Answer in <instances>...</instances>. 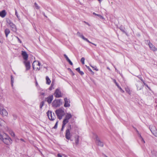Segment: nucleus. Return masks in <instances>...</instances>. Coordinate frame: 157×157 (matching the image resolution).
Masks as SVG:
<instances>
[{
  "instance_id": "f257e3e1",
  "label": "nucleus",
  "mask_w": 157,
  "mask_h": 157,
  "mask_svg": "<svg viewBox=\"0 0 157 157\" xmlns=\"http://www.w3.org/2000/svg\"><path fill=\"white\" fill-rule=\"evenodd\" d=\"M3 141L7 145H10L12 143V140L10 137L6 133H2L0 134V142Z\"/></svg>"
},
{
  "instance_id": "f03ea898",
  "label": "nucleus",
  "mask_w": 157,
  "mask_h": 157,
  "mask_svg": "<svg viewBox=\"0 0 157 157\" xmlns=\"http://www.w3.org/2000/svg\"><path fill=\"white\" fill-rule=\"evenodd\" d=\"M55 113L57 115L58 118L61 120L63 116L65 115V112L64 110L61 109H59L56 110Z\"/></svg>"
},
{
  "instance_id": "7ed1b4c3",
  "label": "nucleus",
  "mask_w": 157,
  "mask_h": 157,
  "mask_svg": "<svg viewBox=\"0 0 157 157\" xmlns=\"http://www.w3.org/2000/svg\"><path fill=\"white\" fill-rule=\"evenodd\" d=\"M41 64L38 61H35L33 63L32 66L33 69L36 71H39L41 68Z\"/></svg>"
},
{
  "instance_id": "20e7f679",
  "label": "nucleus",
  "mask_w": 157,
  "mask_h": 157,
  "mask_svg": "<svg viewBox=\"0 0 157 157\" xmlns=\"http://www.w3.org/2000/svg\"><path fill=\"white\" fill-rule=\"evenodd\" d=\"M6 22L8 26L9 25L11 28V29L13 32H16L17 31V29L16 25L10 21L9 19L6 20Z\"/></svg>"
},
{
  "instance_id": "39448f33",
  "label": "nucleus",
  "mask_w": 157,
  "mask_h": 157,
  "mask_svg": "<svg viewBox=\"0 0 157 157\" xmlns=\"http://www.w3.org/2000/svg\"><path fill=\"white\" fill-rule=\"evenodd\" d=\"M0 114L3 116H7L8 113L6 110L4 109L3 106L0 104Z\"/></svg>"
},
{
  "instance_id": "423d86ee",
  "label": "nucleus",
  "mask_w": 157,
  "mask_h": 157,
  "mask_svg": "<svg viewBox=\"0 0 157 157\" xmlns=\"http://www.w3.org/2000/svg\"><path fill=\"white\" fill-rule=\"evenodd\" d=\"M72 117V115L71 113H67L65 116V119L63 121V124L65 125L69 122V120Z\"/></svg>"
},
{
  "instance_id": "0eeeda50",
  "label": "nucleus",
  "mask_w": 157,
  "mask_h": 157,
  "mask_svg": "<svg viewBox=\"0 0 157 157\" xmlns=\"http://www.w3.org/2000/svg\"><path fill=\"white\" fill-rule=\"evenodd\" d=\"M94 137L96 139V144L98 146L101 147H103V143L101 142L99 140L98 136L96 134L94 135Z\"/></svg>"
},
{
  "instance_id": "6e6552de",
  "label": "nucleus",
  "mask_w": 157,
  "mask_h": 157,
  "mask_svg": "<svg viewBox=\"0 0 157 157\" xmlns=\"http://www.w3.org/2000/svg\"><path fill=\"white\" fill-rule=\"evenodd\" d=\"M62 104L60 99L55 100L52 103L53 106L55 107L59 106Z\"/></svg>"
},
{
  "instance_id": "1a4fd4ad",
  "label": "nucleus",
  "mask_w": 157,
  "mask_h": 157,
  "mask_svg": "<svg viewBox=\"0 0 157 157\" xmlns=\"http://www.w3.org/2000/svg\"><path fill=\"white\" fill-rule=\"evenodd\" d=\"M71 129V125L70 126V128L67 129L66 131L65 137L67 140H69L71 137V135L70 133V131Z\"/></svg>"
},
{
  "instance_id": "9d476101",
  "label": "nucleus",
  "mask_w": 157,
  "mask_h": 157,
  "mask_svg": "<svg viewBox=\"0 0 157 157\" xmlns=\"http://www.w3.org/2000/svg\"><path fill=\"white\" fill-rule=\"evenodd\" d=\"M77 35L79 37L82 39L83 40H85L87 42H88V43H91L92 44H93L95 46H96L97 45L95 44H94L93 43H92L90 42L86 38L84 37V36L82 34L80 33L79 32H78L77 33Z\"/></svg>"
},
{
  "instance_id": "9b49d317",
  "label": "nucleus",
  "mask_w": 157,
  "mask_h": 157,
  "mask_svg": "<svg viewBox=\"0 0 157 157\" xmlns=\"http://www.w3.org/2000/svg\"><path fill=\"white\" fill-rule=\"evenodd\" d=\"M47 115L50 120H53L55 119V117L53 113H52L51 111H48L47 112Z\"/></svg>"
},
{
  "instance_id": "f8f14e48",
  "label": "nucleus",
  "mask_w": 157,
  "mask_h": 157,
  "mask_svg": "<svg viewBox=\"0 0 157 157\" xmlns=\"http://www.w3.org/2000/svg\"><path fill=\"white\" fill-rule=\"evenodd\" d=\"M23 63L25 64L26 68V70L28 71L29 70L31 67L30 63L29 61L28 60H25L23 61Z\"/></svg>"
},
{
  "instance_id": "ddd939ff",
  "label": "nucleus",
  "mask_w": 157,
  "mask_h": 157,
  "mask_svg": "<svg viewBox=\"0 0 157 157\" xmlns=\"http://www.w3.org/2000/svg\"><path fill=\"white\" fill-rule=\"evenodd\" d=\"M150 128L153 134L157 137V130L155 127L154 126L150 127Z\"/></svg>"
},
{
  "instance_id": "4468645a",
  "label": "nucleus",
  "mask_w": 157,
  "mask_h": 157,
  "mask_svg": "<svg viewBox=\"0 0 157 157\" xmlns=\"http://www.w3.org/2000/svg\"><path fill=\"white\" fill-rule=\"evenodd\" d=\"M54 95L56 98H60L62 97L61 92L59 89L56 90Z\"/></svg>"
},
{
  "instance_id": "2eb2a0df",
  "label": "nucleus",
  "mask_w": 157,
  "mask_h": 157,
  "mask_svg": "<svg viewBox=\"0 0 157 157\" xmlns=\"http://www.w3.org/2000/svg\"><path fill=\"white\" fill-rule=\"evenodd\" d=\"M21 55L23 58L24 61L27 60L28 56L26 52L22 51Z\"/></svg>"
},
{
  "instance_id": "dca6fc26",
  "label": "nucleus",
  "mask_w": 157,
  "mask_h": 157,
  "mask_svg": "<svg viewBox=\"0 0 157 157\" xmlns=\"http://www.w3.org/2000/svg\"><path fill=\"white\" fill-rule=\"evenodd\" d=\"M6 124L5 122L0 118V129H2L5 127Z\"/></svg>"
},
{
  "instance_id": "f3484780",
  "label": "nucleus",
  "mask_w": 157,
  "mask_h": 157,
  "mask_svg": "<svg viewBox=\"0 0 157 157\" xmlns=\"http://www.w3.org/2000/svg\"><path fill=\"white\" fill-rule=\"evenodd\" d=\"M151 157H157V151L153 149L151 150Z\"/></svg>"
},
{
  "instance_id": "a211bd4d",
  "label": "nucleus",
  "mask_w": 157,
  "mask_h": 157,
  "mask_svg": "<svg viewBox=\"0 0 157 157\" xmlns=\"http://www.w3.org/2000/svg\"><path fill=\"white\" fill-rule=\"evenodd\" d=\"M64 101H65L64 106L66 107L70 106V104L69 100L67 98H65L64 99Z\"/></svg>"
},
{
  "instance_id": "6ab92c4d",
  "label": "nucleus",
  "mask_w": 157,
  "mask_h": 157,
  "mask_svg": "<svg viewBox=\"0 0 157 157\" xmlns=\"http://www.w3.org/2000/svg\"><path fill=\"white\" fill-rule=\"evenodd\" d=\"M149 46L150 49L152 51L154 52L156 51L157 48L151 43L150 42L149 43Z\"/></svg>"
},
{
  "instance_id": "aec40b11",
  "label": "nucleus",
  "mask_w": 157,
  "mask_h": 157,
  "mask_svg": "<svg viewBox=\"0 0 157 157\" xmlns=\"http://www.w3.org/2000/svg\"><path fill=\"white\" fill-rule=\"evenodd\" d=\"M137 89L138 90H141L143 87L144 86L140 82H138L136 84Z\"/></svg>"
},
{
  "instance_id": "412c9836",
  "label": "nucleus",
  "mask_w": 157,
  "mask_h": 157,
  "mask_svg": "<svg viewBox=\"0 0 157 157\" xmlns=\"http://www.w3.org/2000/svg\"><path fill=\"white\" fill-rule=\"evenodd\" d=\"M53 99V95H51L49 96L47 98H46V100H47L48 102L50 104L51 103Z\"/></svg>"
},
{
  "instance_id": "4be33fe9",
  "label": "nucleus",
  "mask_w": 157,
  "mask_h": 157,
  "mask_svg": "<svg viewBox=\"0 0 157 157\" xmlns=\"http://www.w3.org/2000/svg\"><path fill=\"white\" fill-rule=\"evenodd\" d=\"M6 15V13L5 10H3L0 12V16L2 17H4Z\"/></svg>"
},
{
  "instance_id": "5701e85b",
  "label": "nucleus",
  "mask_w": 157,
  "mask_h": 157,
  "mask_svg": "<svg viewBox=\"0 0 157 157\" xmlns=\"http://www.w3.org/2000/svg\"><path fill=\"white\" fill-rule=\"evenodd\" d=\"M10 31L8 29H6L5 30V33L6 37H7L8 36L9 34L10 33Z\"/></svg>"
},
{
  "instance_id": "b1692460",
  "label": "nucleus",
  "mask_w": 157,
  "mask_h": 157,
  "mask_svg": "<svg viewBox=\"0 0 157 157\" xmlns=\"http://www.w3.org/2000/svg\"><path fill=\"white\" fill-rule=\"evenodd\" d=\"M75 143L76 144H78L79 141V136H75Z\"/></svg>"
},
{
  "instance_id": "393cba45",
  "label": "nucleus",
  "mask_w": 157,
  "mask_h": 157,
  "mask_svg": "<svg viewBox=\"0 0 157 157\" xmlns=\"http://www.w3.org/2000/svg\"><path fill=\"white\" fill-rule=\"evenodd\" d=\"M46 84L49 85L51 82V81L48 76L46 77Z\"/></svg>"
},
{
  "instance_id": "a878e982",
  "label": "nucleus",
  "mask_w": 157,
  "mask_h": 157,
  "mask_svg": "<svg viewBox=\"0 0 157 157\" xmlns=\"http://www.w3.org/2000/svg\"><path fill=\"white\" fill-rule=\"evenodd\" d=\"M125 90L126 92L128 93L129 94H130L131 92L129 88L128 87H125Z\"/></svg>"
},
{
  "instance_id": "bb28decb",
  "label": "nucleus",
  "mask_w": 157,
  "mask_h": 157,
  "mask_svg": "<svg viewBox=\"0 0 157 157\" xmlns=\"http://www.w3.org/2000/svg\"><path fill=\"white\" fill-rule=\"evenodd\" d=\"M93 14L95 15L96 16H97L98 17L100 18H101L103 19H104V17L100 14H96V13H94Z\"/></svg>"
},
{
  "instance_id": "cd10ccee",
  "label": "nucleus",
  "mask_w": 157,
  "mask_h": 157,
  "mask_svg": "<svg viewBox=\"0 0 157 157\" xmlns=\"http://www.w3.org/2000/svg\"><path fill=\"white\" fill-rule=\"evenodd\" d=\"M15 14L16 16L17 17L18 19H19L20 18V16H19L17 12V11L16 10H15Z\"/></svg>"
},
{
  "instance_id": "c85d7f7f",
  "label": "nucleus",
  "mask_w": 157,
  "mask_h": 157,
  "mask_svg": "<svg viewBox=\"0 0 157 157\" xmlns=\"http://www.w3.org/2000/svg\"><path fill=\"white\" fill-rule=\"evenodd\" d=\"M34 5L36 9L38 10L40 9V7L38 6L36 3L35 2L34 3Z\"/></svg>"
},
{
  "instance_id": "c756f323",
  "label": "nucleus",
  "mask_w": 157,
  "mask_h": 157,
  "mask_svg": "<svg viewBox=\"0 0 157 157\" xmlns=\"http://www.w3.org/2000/svg\"><path fill=\"white\" fill-rule=\"evenodd\" d=\"M85 59V58L84 57H82L81 59V61L83 64H84L85 63V62H84Z\"/></svg>"
},
{
  "instance_id": "7c9ffc66",
  "label": "nucleus",
  "mask_w": 157,
  "mask_h": 157,
  "mask_svg": "<svg viewBox=\"0 0 157 157\" xmlns=\"http://www.w3.org/2000/svg\"><path fill=\"white\" fill-rule=\"evenodd\" d=\"M11 85H12V86H13V82H14V78L12 77V76H11Z\"/></svg>"
},
{
  "instance_id": "2f4dec72",
  "label": "nucleus",
  "mask_w": 157,
  "mask_h": 157,
  "mask_svg": "<svg viewBox=\"0 0 157 157\" xmlns=\"http://www.w3.org/2000/svg\"><path fill=\"white\" fill-rule=\"evenodd\" d=\"M10 134L12 136H15V134L12 131L10 132Z\"/></svg>"
},
{
  "instance_id": "473e14b6",
  "label": "nucleus",
  "mask_w": 157,
  "mask_h": 157,
  "mask_svg": "<svg viewBox=\"0 0 157 157\" xmlns=\"http://www.w3.org/2000/svg\"><path fill=\"white\" fill-rule=\"evenodd\" d=\"M44 105V102L43 101H42L40 104V108H42V106Z\"/></svg>"
},
{
  "instance_id": "72a5a7b5",
  "label": "nucleus",
  "mask_w": 157,
  "mask_h": 157,
  "mask_svg": "<svg viewBox=\"0 0 157 157\" xmlns=\"http://www.w3.org/2000/svg\"><path fill=\"white\" fill-rule=\"evenodd\" d=\"M67 61L69 63V64L70 65H73L72 63L71 62V61L70 60V59L68 60Z\"/></svg>"
},
{
  "instance_id": "f704fd0d",
  "label": "nucleus",
  "mask_w": 157,
  "mask_h": 157,
  "mask_svg": "<svg viewBox=\"0 0 157 157\" xmlns=\"http://www.w3.org/2000/svg\"><path fill=\"white\" fill-rule=\"evenodd\" d=\"M57 123H58V122L57 121V122H56V124L54 126V127H53V128H55H55H57Z\"/></svg>"
},
{
  "instance_id": "c9c22d12",
  "label": "nucleus",
  "mask_w": 157,
  "mask_h": 157,
  "mask_svg": "<svg viewBox=\"0 0 157 157\" xmlns=\"http://www.w3.org/2000/svg\"><path fill=\"white\" fill-rule=\"evenodd\" d=\"M120 90V91L122 92V93H124V91L121 88V87H119V88Z\"/></svg>"
},
{
  "instance_id": "e433bc0d",
  "label": "nucleus",
  "mask_w": 157,
  "mask_h": 157,
  "mask_svg": "<svg viewBox=\"0 0 157 157\" xmlns=\"http://www.w3.org/2000/svg\"><path fill=\"white\" fill-rule=\"evenodd\" d=\"M136 131L138 133L139 137L140 138V139H141V138H142V137L141 136V135L139 133L138 131L137 130H136Z\"/></svg>"
},
{
  "instance_id": "4c0bfd02",
  "label": "nucleus",
  "mask_w": 157,
  "mask_h": 157,
  "mask_svg": "<svg viewBox=\"0 0 157 157\" xmlns=\"http://www.w3.org/2000/svg\"><path fill=\"white\" fill-rule=\"evenodd\" d=\"M86 66L90 71H92L91 70V69L89 67L87 66L86 65Z\"/></svg>"
},
{
  "instance_id": "58836bf2",
  "label": "nucleus",
  "mask_w": 157,
  "mask_h": 157,
  "mask_svg": "<svg viewBox=\"0 0 157 157\" xmlns=\"http://www.w3.org/2000/svg\"><path fill=\"white\" fill-rule=\"evenodd\" d=\"M57 157H62V155L58 153L57 155Z\"/></svg>"
},
{
  "instance_id": "ea45409f",
  "label": "nucleus",
  "mask_w": 157,
  "mask_h": 157,
  "mask_svg": "<svg viewBox=\"0 0 157 157\" xmlns=\"http://www.w3.org/2000/svg\"><path fill=\"white\" fill-rule=\"evenodd\" d=\"M65 125H64L63 124H63H62V128H61V130H63V129L64 128V126Z\"/></svg>"
},
{
  "instance_id": "a19ab883",
  "label": "nucleus",
  "mask_w": 157,
  "mask_h": 157,
  "mask_svg": "<svg viewBox=\"0 0 157 157\" xmlns=\"http://www.w3.org/2000/svg\"><path fill=\"white\" fill-rule=\"evenodd\" d=\"M79 74H81V75H82L84 74V73L82 71H81L79 72Z\"/></svg>"
},
{
  "instance_id": "79ce46f5",
  "label": "nucleus",
  "mask_w": 157,
  "mask_h": 157,
  "mask_svg": "<svg viewBox=\"0 0 157 157\" xmlns=\"http://www.w3.org/2000/svg\"><path fill=\"white\" fill-rule=\"evenodd\" d=\"M76 70L78 72H79L80 70V68L79 67H78V68H77L76 69Z\"/></svg>"
},
{
  "instance_id": "37998d69",
  "label": "nucleus",
  "mask_w": 157,
  "mask_h": 157,
  "mask_svg": "<svg viewBox=\"0 0 157 157\" xmlns=\"http://www.w3.org/2000/svg\"><path fill=\"white\" fill-rule=\"evenodd\" d=\"M114 82L115 83L116 86L117 85H118V84L116 82V80L115 79L113 80Z\"/></svg>"
},
{
  "instance_id": "c03bdc74",
  "label": "nucleus",
  "mask_w": 157,
  "mask_h": 157,
  "mask_svg": "<svg viewBox=\"0 0 157 157\" xmlns=\"http://www.w3.org/2000/svg\"><path fill=\"white\" fill-rule=\"evenodd\" d=\"M91 66L94 69V70H95L96 71H98V70L96 68H95V67H93Z\"/></svg>"
},
{
  "instance_id": "a18cd8bd",
  "label": "nucleus",
  "mask_w": 157,
  "mask_h": 157,
  "mask_svg": "<svg viewBox=\"0 0 157 157\" xmlns=\"http://www.w3.org/2000/svg\"><path fill=\"white\" fill-rule=\"evenodd\" d=\"M141 141L143 142L144 143H145V141H144V139L143 138H141L140 139Z\"/></svg>"
},
{
  "instance_id": "49530a36",
  "label": "nucleus",
  "mask_w": 157,
  "mask_h": 157,
  "mask_svg": "<svg viewBox=\"0 0 157 157\" xmlns=\"http://www.w3.org/2000/svg\"><path fill=\"white\" fill-rule=\"evenodd\" d=\"M84 22L85 23L86 25H87L89 26H90V25L89 23H87V22H86V21H84Z\"/></svg>"
},
{
  "instance_id": "de8ad7c7",
  "label": "nucleus",
  "mask_w": 157,
  "mask_h": 157,
  "mask_svg": "<svg viewBox=\"0 0 157 157\" xmlns=\"http://www.w3.org/2000/svg\"><path fill=\"white\" fill-rule=\"evenodd\" d=\"M17 39L18 41H19V42L20 43H21V41L20 40V39L19 38L17 37Z\"/></svg>"
},
{
  "instance_id": "09e8293b",
  "label": "nucleus",
  "mask_w": 157,
  "mask_h": 157,
  "mask_svg": "<svg viewBox=\"0 0 157 157\" xmlns=\"http://www.w3.org/2000/svg\"><path fill=\"white\" fill-rule=\"evenodd\" d=\"M139 78L141 80V81L142 82H143L144 83V80H143L142 78L141 77H139Z\"/></svg>"
},
{
  "instance_id": "8fccbe9b",
  "label": "nucleus",
  "mask_w": 157,
  "mask_h": 157,
  "mask_svg": "<svg viewBox=\"0 0 157 157\" xmlns=\"http://www.w3.org/2000/svg\"><path fill=\"white\" fill-rule=\"evenodd\" d=\"M64 56L66 59L68 57L67 56L66 54H64Z\"/></svg>"
},
{
  "instance_id": "3c124183",
  "label": "nucleus",
  "mask_w": 157,
  "mask_h": 157,
  "mask_svg": "<svg viewBox=\"0 0 157 157\" xmlns=\"http://www.w3.org/2000/svg\"><path fill=\"white\" fill-rule=\"evenodd\" d=\"M36 86H37L38 85V83L36 81Z\"/></svg>"
},
{
  "instance_id": "603ef678",
  "label": "nucleus",
  "mask_w": 157,
  "mask_h": 157,
  "mask_svg": "<svg viewBox=\"0 0 157 157\" xmlns=\"http://www.w3.org/2000/svg\"><path fill=\"white\" fill-rule=\"evenodd\" d=\"M52 87L50 86V87L49 88V90H52Z\"/></svg>"
},
{
  "instance_id": "864d4df0",
  "label": "nucleus",
  "mask_w": 157,
  "mask_h": 157,
  "mask_svg": "<svg viewBox=\"0 0 157 157\" xmlns=\"http://www.w3.org/2000/svg\"><path fill=\"white\" fill-rule=\"evenodd\" d=\"M62 155H63V156H64L65 157H67L66 155H65L64 154H63Z\"/></svg>"
},
{
  "instance_id": "5fc2aeb1",
  "label": "nucleus",
  "mask_w": 157,
  "mask_h": 157,
  "mask_svg": "<svg viewBox=\"0 0 157 157\" xmlns=\"http://www.w3.org/2000/svg\"><path fill=\"white\" fill-rule=\"evenodd\" d=\"M118 88L119 89V87H121L118 85V84L117 86Z\"/></svg>"
},
{
  "instance_id": "6e6d98bb",
  "label": "nucleus",
  "mask_w": 157,
  "mask_h": 157,
  "mask_svg": "<svg viewBox=\"0 0 157 157\" xmlns=\"http://www.w3.org/2000/svg\"><path fill=\"white\" fill-rule=\"evenodd\" d=\"M21 140L22 141H24V142L25 141L23 139H21Z\"/></svg>"
},
{
  "instance_id": "4d7b16f0",
  "label": "nucleus",
  "mask_w": 157,
  "mask_h": 157,
  "mask_svg": "<svg viewBox=\"0 0 157 157\" xmlns=\"http://www.w3.org/2000/svg\"><path fill=\"white\" fill-rule=\"evenodd\" d=\"M69 58H68V57L67 58H66V59L67 60V61L68 60H69Z\"/></svg>"
},
{
  "instance_id": "13d9d810",
  "label": "nucleus",
  "mask_w": 157,
  "mask_h": 157,
  "mask_svg": "<svg viewBox=\"0 0 157 157\" xmlns=\"http://www.w3.org/2000/svg\"><path fill=\"white\" fill-rule=\"evenodd\" d=\"M53 86V83L52 82V84H51V86L52 87Z\"/></svg>"
},
{
  "instance_id": "bf43d9fd",
  "label": "nucleus",
  "mask_w": 157,
  "mask_h": 157,
  "mask_svg": "<svg viewBox=\"0 0 157 157\" xmlns=\"http://www.w3.org/2000/svg\"><path fill=\"white\" fill-rule=\"evenodd\" d=\"M104 157H107V156H106V155H104Z\"/></svg>"
},
{
  "instance_id": "052dcab7",
  "label": "nucleus",
  "mask_w": 157,
  "mask_h": 157,
  "mask_svg": "<svg viewBox=\"0 0 157 157\" xmlns=\"http://www.w3.org/2000/svg\"><path fill=\"white\" fill-rule=\"evenodd\" d=\"M44 68H45L46 69H47V68L46 67H44Z\"/></svg>"
},
{
  "instance_id": "680f3d73",
  "label": "nucleus",
  "mask_w": 157,
  "mask_h": 157,
  "mask_svg": "<svg viewBox=\"0 0 157 157\" xmlns=\"http://www.w3.org/2000/svg\"><path fill=\"white\" fill-rule=\"evenodd\" d=\"M111 3V4H113V2H112Z\"/></svg>"
},
{
  "instance_id": "e2e57ef3",
  "label": "nucleus",
  "mask_w": 157,
  "mask_h": 157,
  "mask_svg": "<svg viewBox=\"0 0 157 157\" xmlns=\"http://www.w3.org/2000/svg\"><path fill=\"white\" fill-rule=\"evenodd\" d=\"M107 69H109V68L108 67L107 68Z\"/></svg>"
}]
</instances>
